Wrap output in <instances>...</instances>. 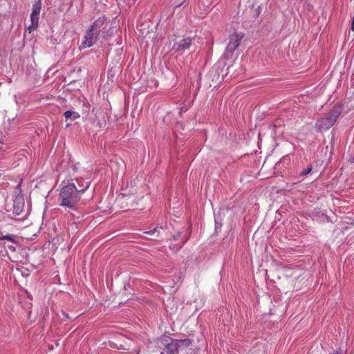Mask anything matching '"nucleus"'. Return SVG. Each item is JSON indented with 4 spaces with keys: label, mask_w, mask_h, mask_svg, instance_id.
I'll return each instance as SVG.
<instances>
[{
    "label": "nucleus",
    "mask_w": 354,
    "mask_h": 354,
    "mask_svg": "<svg viewBox=\"0 0 354 354\" xmlns=\"http://www.w3.org/2000/svg\"><path fill=\"white\" fill-rule=\"evenodd\" d=\"M133 351L136 354H139L140 352V348H133Z\"/></svg>",
    "instance_id": "nucleus-18"
},
{
    "label": "nucleus",
    "mask_w": 354,
    "mask_h": 354,
    "mask_svg": "<svg viewBox=\"0 0 354 354\" xmlns=\"http://www.w3.org/2000/svg\"><path fill=\"white\" fill-rule=\"evenodd\" d=\"M192 44V39L189 37L180 39L178 42L174 43L172 49L175 51H185Z\"/></svg>",
    "instance_id": "nucleus-6"
},
{
    "label": "nucleus",
    "mask_w": 354,
    "mask_h": 354,
    "mask_svg": "<svg viewBox=\"0 0 354 354\" xmlns=\"http://www.w3.org/2000/svg\"><path fill=\"white\" fill-rule=\"evenodd\" d=\"M3 145V143L0 140V151L2 149Z\"/></svg>",
    "instance_id": "nucleus-20"
},
{
    "label": "nucleus",
    "mask_w": 354,
    "mask_h": 354,
    "mask_svg": "<svg viewBox=\"0 0 354 354\" xmlns=\"http://www.w3.org/2000/svg\"><path fill=\"white\" fill-rule=\"evenodd\" d=\"M342 112V106L336 105L335 108H333V118L339 116L340 113Z\"/></svg>",
    "instance_id": "nucleus-13"
},
{
    "label": "nucleus",
    "mask_w": 354,
    "mask_h": 354,
    "mask_svg": "<svg viewBox=\"0 0 354 354\" xmlns=\"http://www.w3.org/2000/svg\"><path fill=\"white\" fill-rule=\"evenodd\" d=\"M98 36L99 35H96L95 32L88 28L82 39V43L79 47L80 49H86L93 46L94 44L96 43Z\"/></svg>",
    "instance_id": "nucleus-3"
},
{
    "label": "nucleus",
    "mask_w": 354,
    "mask_h": 354,
    "mask_svg": "<svg viewBox=\"0 0 354 354\" xmlns=\"http://www.w3.org/2000/svg\"><path fill=\"white\" fill-rule=\"evenodd\" d=\"M98 124H99V126H100V128L103 127V124L99 123ZM104 124H105V122H104Z\"/></svg>",
    "instance_id": "nucleus-21"
},
{
    "label": "nucleus",
    "mask_w": 354,
    "mask_h": 354,
    "mask_svg": "<svg viewBox=\"0 0 354 354\" xmlns=\"http://www.w3.org/2000/svg\"><path fill=\"white\" fill-rule=\"evenodd\" d=\"M177 351V345L175 343H169L165 346L159 354H175Z\"/></svg>",
    "instance_id": "nucleus-9"
},
{
    "label": "nucleus",
    "mask_w": 354,
    "mask_h": 354,
    "mask_svg": "<svg viewBox=\"0 0 354 354\" xmlns=\"http://www.w3.org/2000/svg\"><path fill=\"white\" fill-rule=\"evenodd\" d=\"M41 10V0H37L32 5V12L30 14L31 24L28 28L30 32L34 30H36L38 27Z\"/></svg>",
    "instance_id": "nucleus-2"
},
{
    "label": "nucleus",
    "mask_w": 354,
    "mask_h": 354,
    "mask_svg": "<svg viewBox=\"0 0 354 354\" xmlns=\"http://www.w3.org/2000/svg\"><path fill=\"white\" fill-rule=\"evenodd\" d=\"M316 125L320 131L328 130L332 127V119L330 117L322 118L317 122Z\"/></svg>",
    "instance_id": "nucleus-8"
},
{
    "label": "nucleus",
    "mask_w": 354,
    "mask_h": 354,
    "mask_svg": "<svg viewBox=\"0 0 354 354\" xmlns=\"http://www.w3.org/2000/svg\"><path fill=\"white\" fill-rule=\"evenodd\" d=\"M243 35L236 33L231 35L229 37L230 41L227 46V50L230 53L234 52L239 47Z\"/></svg>",
    "instance_id": "nucleus-4"
},
{
    "label": "nucleus",
    "mask_w": 354,
    "mask_h": 354,
    "mask_svg": "<svg viewBox=\"0 0 354 354\" xmlns=\"http://www.w3.org/2000/svg\"><path fill=\"white\" fill-rule=\"evenodd\" d=\"M181 342H182L183 344H185L186 346H188L190 344V340L189 339H185V340H183Z\"/></svg>",
    "instance_id": "nucleus-16"
},
{
    "label": "nucleus",
    "mask_w": 354,
    "mask_h": 354,
    "mask_svg": "<svg viewBox=\"0 0 354 354\" xmlns=\"http://www.w3.org/2000/svg\"><path fill=\"white\" fill-rule=\"evenodd\" d=\"M180 233L178 232L176 234H174L173 236V239L176 241L180 237Z\"/></svg>",
    "instance_id": "nucleus-17"
},
{
    "label": "nucleus",
    "mask_w": 354,
    "mask_h": 354,
    "mask_svg": "<svg viewBox=\"0 0 354 354\" xmlns=\"http://www.w3.org/2000/svg\"><path fill=\"white\" fill-rule=\"evenodd\" d=\"M351 30L354 31V17L352 19Z\"/></svg>",
    "instance_id": "nucleus-19"
},
{
    "label": "nucleus",
    "mask_w": 354,
    "mask_h": 354,
    "mask_svg": "<svg viewBox=\"0 0 354 354\" xmlns=\"http://www.w3.org/2000/svg\"><path fill=\"white\" fill-rule=\"evenodd\" d=\"M160 229H162V227H157L151 230L145 231L144 232L145 234H149V235H154L156 236H158L160 234Z\"/></svg>",
    "instance_id": "nucleus-12"
},
{
    "label": "nucleus",
    "mask_w": 354,
    "mask_h": 354,
    "mask_svg": "<svg viewBox=\"0 0 354 354\" xmlns=\"http://www.w3.org/2000/svg\"><path fill=\"white\" fill-rule=\"evenodd\" d=\"M0 239H7V240H9V241H13L12 237L10 236H9V235L4 236H3L1 238L0 237Z\"/></svg>",
    "instance_id": "nucleus-15"
},
{
    "label": "nucleus",
    "mask_w": 354,
    "mask_h": 354,
    "mask_svg": "<svg viewBox=\"0 0 354 354\" xmlns=\"http://www.w3.org/2000/svg\"><path fill=\"white\" fill-rule=\"evenodd\" d=\"M106 19L107 18L105 17V15L100 16L93 21V23L91 25L89 29L93 30V32H95L96 35H99L100 29L104 24Z\"/></svg>",
    "instance_id": "nucleus-7"
},
{
    "label": "nucleus",
    "mask_w": 354,
    "mask_h": 354,
    "mask_svg": "<svg viewBox=\"0 0 354 354\" xmlns=\"http://www.w3.org/2000/svg\"><path fill=\"white\" fill-rule=\"evenodd\" d=\"M23 207H24V203H18L17 201H15V205H14V212L19 215L21 212H22V209H23Z\"/></svg>",
    "instance_id": "nucleus-11"
},
{
    "label": "nucleus",
    "mask_w": 354,
    "mask_h": 354,
    "mask_svg": "<svg viewBox=\"0 0 354 354\" xmlns=\"http://www.w3.org/2000/svg\"><path fill=\"white\" fill-rule=\"evenodd\" d=\"M66 119H71L72 121L78 119L80 115L77 112L73 111H66L64 113Z\"/></svg>",
    "instance_id": "nucleus-10"
},
{
    "label": "nucleus",
    "mask_w": 354,
    "mask_h": 354,
    "mask_svg": "<svg viewBox=\"0 0 354 354\" xmlns=\"http://www.w3.org/2000/svg\"><path fill=\"white\" fill-rule=\"evenodd\" d=\"M118 342H110V346L119 350H129L131 348V341L123 337H119Z\"/></svg>",
    "instance_id": "nucleus-5"
},
{
    "label": "nucleus",
    "mask_w": 354,
    "mask_h": 354,
    "mask_svg": "<svg viewBox=\"0 0 354 354\" xmlns=\"http://www.w3.org/2000/svg\"><path fill=\"white\" fill-rule=\"evenodd\" d=\"M89 187V183H86L83 188L78 189L74 183L65 185L61 190L59 201L60 205L75 209L76 204L80 199V195Z\"/></svg>",
    "instance_id": "nucleus-1"
},
{
    "label": "nucleus",
    "mask_w": 354,
    "mask_h": 354,
    "mask_svg": "<svg viewBox=\"0 0 354 354\" xmlns=\"http://www.w3.org/2000/svg\"><path fill=\"white\" fill-rule=\"evenodd\" d=\"M65 317H66L67 319H68V318H69L68 315H65Z\"/></svg>",
    "instance_id": "nucleus-22"
},
{
    "label": "nucleus",
    "mask_w": 354,
    "mask_h": 354,
    "mask_svg": "<svg viewBox=\"0 0 354 354\" xmlns=\"http://www.w3.org/2000/svg\"><path fill=\"white\" fill-rule=\"evenodd\" d=\"M312 171V167H309L308 169L302 171L301 172V176H306L308 174Z\"/></svg>",
    "instance_id": "nucleus-14"
}]
</instances>
